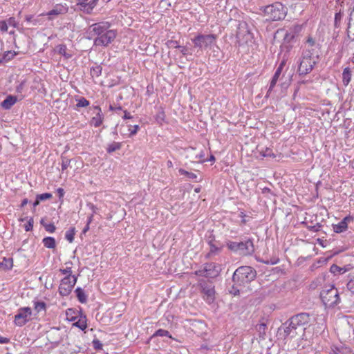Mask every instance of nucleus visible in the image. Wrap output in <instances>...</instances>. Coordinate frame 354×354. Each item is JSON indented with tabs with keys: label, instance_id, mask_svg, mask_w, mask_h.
I'll list each match as a JSON object with an SVG mask.
<instances>
[{
	"label": "nucleus",
	"instance_id": "obj_55",
	"mask_svg": "<svg viewBox=\"0 0 354 354\" xmlns=\"http://www.w3.org/2000/svg\"><path fill=\"white\" fill-rule=\"evenodd\" d=\"M205 153L201 149L200 153L195 154V158L198 159L200 162H205L204 160Z\"/></svg>",
	"mask_w": 354,
	"mask_h": 354
},
{
	"label": "nucleus",
	"instance_id": "obj_6",
	"mask_svg": "<svg viewBox=\"0 0 354 354\" xmlns=\"http://www.w3.org/2000/svg\"><path fill=\"white\" fill-rule=\"evenodd\" d=\"M227 245L230 250L243 256L252 255L254 252L253 240L251 239L241 242L230 241Z\"/></svg>",
	"mask_w": 354,
	"mask_h": 354
},
{
	"label": "nucleus",
	"instance_id": "obj_5",
	"mask_svg": "<svg viewBox=\"0 0 354 354\" xmlns=\"http://www.w3.org/2000/svg\"><path fill=\"white\" fill-rule=\"evenodd\" d=\"M318 55L316 56L308 55V53H302L298 60L297 73L299 75L304 76L309 74L317 62Z\"/></svg>",
	"mask_w": 354,
	"mask_h": 354
},
{
	"label": "nucleus",
	"instance_id": "obj_38",
	"mask_svg": "<svg viewBox=\"0 0 354 354\" xmlns=\"http://www.w3.org/2000/svg\"><path fill=\"white\" fill-rule=\"evenodd\" d=\"M102 68L101 66L97 65L95 67L91 68V75L92 77H99L102 73Z\"/></svg>",
	"mask_w": 354,
	"mask_h": 354
},
{
	"label": "nucleus",
	"instance_id": "obj_36",
	"mask_svg": "<svg viewBox=\"0 0 354 354\" xmlns=\"http://www.w3.org/2000/svg\"><path fill=\"white\" fill-rule=\"evenodd\" d=\"M75 234V228L71 227L68 231H66V234H65V238L70 243H72L74 241Z\"/></svg>",
	"mask_w": 354,
	"mask_h": 354
},
{
	"label": "nucleus",
	"instance_id": "obj_18",
	"mask_svg": "<svg viewBox=\"0 0 354 354\" xmlns=\"http://www.w3.org/2000/svg\"><path fill=\"white\" fill-rule=\"evenodd\" d=\"M351 268H352V266L350 264L346 265L343 267H340L336 264H333L330 268V271L331 273H333L334 274H342L346 273V272L350 271L351 270Z\"/></svg>",
	"mask_w": 354,
	"mask_h": 354
},
{
	"label": "nucleus",
	"instance_id": "obj_29",
	"mask_svg": "<svg viewBox=\"0 0 354 354\" xmlns=\"http://www.w3.org/2000/svg\"><path fill=\"white\" fill-rule=\"evenodd\" d=\"M57 52L63 55L66 59H69L72 57V55L66 52L67 48L65 44H59L56 47Z\"/></svg>",
	"mask_w": 354,
	"mask_h": 354
},
{
	"label": "nucleus",
	"instance_id": "obj_51",
	"mask_svg": "<svg viewBox=\"0 0 354 354\" xmlns=\"http://www.w3.org/2000/svg\"><path fill=\"white\" fill-rule=\"evenodd\" d=\"M44 227L47 232L50 233L54 232L56 230V227L53 223L44 225Z\"/></svg>",
	"mask_w": 354,
	"mask_h": 354
},
{
	"label": "nucleus",
	"instance_id": "obj_35",
	"mask_svg": "<svg viewBox=\"0 0 354 354\" xmlns=\"http://www.w3.org/2000/svg\"><path fill=\"white\" fill-rule=\"evenodd\" d=\"M348 277V281L346 283V288L348 290L354 293V274H349Z\"/></svg>",
	"mask_w": 354,
	"mask_h": 354
},
{
	"label": "nucleus",
	"instance_id": "obj_37",
	"mask_svg": "<svg viewBox=\"0 0 354 354\" xmlns=\"http://www.w3.org/2000/svg\"><path fill=\"white\" fill-rule=\"evenodd\" d=\"M266 324L265 323H261L257 325V330L259 333L260 337L264 338L266 335Z\"/></svg>",
	"mask_w": 354,
	"mask_h": 354
},
{
	"label": "nucleus",
	"instance_id": "obj_59",
	"mask_svg": "<svg viewBox=\"0 0 354 354\" xmlns=\"http://www.w3.org/2000/svg\"><path fill=\"white\" fill-rule=\"evenodd\" d=\"M25 19L28 22H32L33 25H36L37 22V20H33V21L32 20V15H26L25 17Z\"/></svg>",
	"mask_w": 354,
	"mask_h": 354
},
{
	"label": "nucleus",
	"instance_id": "obj_14",
	"mask_svg": "<svg viewBox=\"0 0 354 354\" xmlns=\"http://www.w3.org/2000/svg\"><path fill=\"white\" fill-rule=\"evenodd\" d=\"M31 315V308L29 307L21 308L19 309L18 313L15 316L14 322L15 325L18 326H23L25 325L28 319H27L28 315Z\"/></svg>",
	"mask_w": 354,
	"mask_h": 354
},
{
	"label": "nucleus",
	"instance_id": "obj_46",
	"mask_svg": "<svg viewBox=\"0 0 354 354\" xmlns=\"http://www.w3.org/2000/svg\"><path fill=\"white\" fill-rule=\"evenodd\" d=\"M37 199L40 201H46L52 198V194L50 193H44L41 194L37 195Z\"/></svg>",
	"mask_w": 354,
	"mask_h": 354
},
{
	"label": "nucleus",
	"instance_id": "obj_17",
	"mask_svg": "<svg viewBox=\"0 0 354 354\" xmlns=\"http://www.w3.org/2000/svg\"><path fill=\"white\" fill-rule=\"evenodd\" d=\"M353 220L351 216L344 217L339 223L333 225V228L335 232L341 233L346 231L348 228V223Z\"/></svg>",
	"mask_w": 354,
	"mask_h": 354
},
{
	"label": "nucleus",
	"instance_id": "obj_49",
	"mask_svg": "<svg viewBox=\"0 0 354 354\" xmlns=\"http://www.w3.org/2000/svg\"><path fill=\"white\" fill-rule=\"evenodd\" d=\"M92 344L95 350H101L102 348V344L97 339H94L92 342Z\"/></svg>",
	"mask_w": 354,
	"mask_h": 354
},
{
	"label": "nucleus",
	"instance_id": "obj_57",
	"mask_svg": "<svg viewBox=\"0 0 354 354\" xmlns=\"http://www.w3.org/2000/svg\"><path fill=\"white\" fill-rule=\"evenodd\" d=\"M87 206L89 207V208L91 209L92 211V214H97V207L94 205L93 203H87Z\"/></svg>",
	"mask_w": 354,
	"mask_h": 354
},
{
	"label": "nucleus",
	"instance_id": "obj_32",
	"mask_svg": "<svg viewBox=\"0 0 354 354\" xmlns=\"http://www.w3.org/2000/svg\"><path fill=\"white\" fill-rule=\"evenodd\" d=\"M204 294L207 296V301L211 303L214 300V290L213 288H203Z\"/></svg>",
	"mask_w": 354,
	"mask_h": 354
},
{
	"label": "nucleus",
	"instance_id": "obj_20",
	"mask_svg": "<svg viewBox=\"0 0 354 354\" xmlns=\"http://www.w3.org/2000/svg\"><path fill=\"white\" fill-rule=\"evenodd\" d=\"M91 0H77V5L82 11L86 14H91L95 7H90Z\"/></svg>",
	"mask_w": 354,
	"mask_h": 354
},
{
	"label": "nucleus",
	"instance_id": "obj_43",
	"mask_svg": "<svg viewBox=\"0 0 354 354\" xmlns=\"http://www.w3.org/2000/svg\"><path fill=\"white\" fill-rule=\"evenodd\" d=\"M260 153L263 157H274L272 150L270 148L262 149Z\"/></svg>",
	"mask_w": 354,
	"mask_h": 354
},
{
	"label": "nucleus",
	"instance_id": "obj_12",
	"mask_svg": "<svg viewBox=\"0 0 354 354\" xmlns=\"http://www.w3.org/2000/svg\"><path fill=\"white\" fill-rule=\"evenodd\" d=\"M110 24L108 22H98L91 25L87 30L88 34V39H91L94 36L99 37L104 31L110 28Z\"/></svg>",
	"mask_w": 354,
	"mask_h": 354
},
{
	"label": "nucleus",
	"instance_id": "obj_23",
	"mask_svg": "<svg viewBox=\"0 0 354 354\" xmlns=\"http://www.w3.org/2000/svg\"><path fill=\"white\" fill-rule=\"evenodd\" d=\"M95 109H97L98 111V112H97L96 116H95L92 118V122H93L94 127H98L102 123L103 115L101 113V109L100 108V106H95Z\"/></svg>",
	"mask_w": 354,
	"mask_h": 354
},
{
	"label": "nucleus",
	"instance_id": "obj_63",
	"mask_svg": "<svg viewBox=\"0 0 354 354\" xmlns=\"http://www.w3.org/2000/svg\"><path fill=\"white\" fill-rule=\"evenodd\" d=\"M350 22H354V6L350 13L349 21Z\"/></svg>",
	"mask_w": 354,
	"mask_h": 354
},
{
	"label": "nucleus",
	"instance_id": "obj_47",
	"mask_svg": "<svg viewBox=\"0 0 354 354\" xmlns=\"http://www.w3.org/2000/svg\"><path fill=\"white\" fill-rule=\"evenodd\" d=\"M165 114L163 111L158 112L156 116V120L159 124H162V122L165 120Z\"/></svg>",
	"mask_w": 354,
	"mask_h": 354
},
{
	"label": "nucleus",
	"instance_id": "obj_34",
	"mask_svg": "<svg viewBox=\"0 0 354 354\" xmlns=\"http://www.w3.org/2000/svg\"><path fill=\"white\" fill-rule=\"evenodd\" d=\"M122 147V144L120 142H113V143L110 144L107 149H106V151L109 153H111L117 150H119Z\"/></svg>",
	"mask_w": 354,
	"mask_h": 354
},
{
	"label": "nucleus",
	"instance_id": "obj_31",
	"mask_svg": "<svg viewBox=\"0 0 354 354\" xmlns=\"http://www.w3.org/2000/svg\"><path fill=\"white\" fill-rule=\"evenodd\" d=\"M178 172L180 175H184L187 178H189V179H195L196 180V182H198V180H197V175L194 173H192V172H189L188 171H186L184 169H179L178 170ZM201 180V178L199 179V181Z\"/></svg>",
	"mask_w": 354,
	"mask_h": 354
},
{
	"label": "nucleus",
	"instance_id": "obj_25",
	"mask_svg": "<svg viewBox=\"0 0 354 354\" xmlns=\"http://www.w3.org/2000/svg\"><path fill=\"white\" fill-rule=\"evenodd\" d=\"M351 71L348 67L344 69L342 73V82L344 86H347L351 80Z\"/></svg>",
	"mask_w": 354,
	"mask_h": 354
},
{
	"label": "nucleus",
	"instance_id": "obj_9",
	"mask_svg": "<svg viewBox=\"0 0 354 354\" xmlns=\"http://www.w3.org/2000/svg\"><path fill=\"white\" fill-rule=\"evenodd\" d=\"M218 35L216 34H199L194 38L192 39V41L194 43L195 47L203 48L212 46V45L215 44Z\"/></svg>",
	"mask_w": 354,
	"mask_h": 354
},
{
	"label": "nucleus",
	"instance_id": "obj_41",
	"mask_svg": "<svg viewBox=\"0 0 354 354\" xmlns=\"http://www.w3.org/2000/svg\"><path fill=\"white\" fill-rule=\"evenodd\" d=\"M61 158H62V170L64 171L69 166L71 160L67 158L66 157L64 156L63 155H62Z\"/></svg>",
	"mask_w": 354,
	"mask_h": 354
},
{
	"label": "nucleus",
	"instance_id": "obj_28",
	"mask_svg": "<svg viewBox=\"0 0 354 354\" xmlns=\"http://www.w3.org/2000/svg\"><path fill=\"white\" fill-rule=\"evenodd\" d=\"M16 55L17 53L15 51L8 50L5 52L0 58V64L12 59Z\"/></svg>",
	"mask_w": 354,
	"mask_h": 354
},
{
	"label": "nucleus",
	"instance_id": "obj_44",
	"mask_svg": "<svg viewBox=\"0 0 354 354\" xmlns=\"http://www.w3.org/2000/svg\"><path fill=\"white\" fill-rule=\"evenodd\" d=\"M165 44L167 45V46L169 48H181V46L178 44V42L176 40H172V39L168 40L166 42Z\"/></svg>",
	"mask_w": 354,
	"mask_h": 354
},
{
	"label": "nucleus",
	"instance_id": "obj_40",
	"mask_svg": "<svg viewBox=\"0 0 354 354\" xmlns=\"http://www.w3.org/2000/svg\"><path fill=\"white\" fill-rule=\"evenodd\" d=\"M77 103L76 106L77 107H86L89 105V102L84 97H80L77 100Z\"/></svg>",
	"mask_w": 354,
	"mask_h": 354
},
{
	"label": "nucleus",
	"instance_id": "obj_3",
	"mask_svg": "<svg viewBox=\"0 0 354 354\" xmlns=\"http://www.w3.org/2000/svg\"><path fill=\"white\" fill-rule=\"evenodd\" d=\"M226 20L232 27H235L236 30V42L239 45L252 42L253 39L252 33L250 32L248 24L245 21H238L231 17Z\"/></svg>",
	"mask_w": 354,
	"mask_h": 354
},
{
	"label": "nucleus",
	"instance_id": "obj_22",
	"mask_svg": "<svg viewBox=\"0 0 354 354\" xmlns=\"http://www.w3.org/2000/svg\"><path fill=\"white\" fill-rule=\"evenodd\" d=\"M17 102V97L14 95H8L1 102V105L4 109H10Z\"/></svg>",
	"mask_w": 354,
	"mask_h": 354
},
{
	"label": "nucleus",
	"instance_id": "obj_24",
	"mask_svg": "<svg viewBox=\"0 0 354 354\" xmlns=\"http://www.w3.org/2000/svg\"><path fill=\"white\" fill-rule=\"evenodd\" d=\"M75 292L76 294V297L78 299V301L82 303V304H85L86 303L87 301V297L84 291V290L82 288H81L80 287H77L75 290Z\"/></svg>",
	"mask_w": 354,
	"mask_h": 354
},
{
	"label": "nucleus",
	"instance_id": "obj_42",
	"mask_svg": "<svg viewBox=\"0 0 354 354\" xmlns=\"http://www.w3.org/2000/svg\"><path fill=\"white\" fill-rule=\"evenodd\" d=\"M59 272L62 274H66V277H71V278L77 277L75 275H72V268H71V266H68V267H66L64 269H59Z\"/></svg>",
	"mask_w": 354,
	"mask_h": 354
},
{
	"label": "nucleus",
	"instance_id": "obj_15",
	"mask_svg": "<svg viewBox=\"0 0 354 354\" xmlns=\"http://www.w3.org/2000/svg\"><path fill=\"white\" fill-rule=\"evenodd\" d=\"M319 44L316 43L315 39L311 36H308L305 41V45L302 53H308V55L316 56L318 55Z\"/></svg>",
	"mask_w": 354,
	"mask_h": 354
},
{
	"label": "nucleus",
	"instance_id": "obj_30",
	"mask_svg": "<svg viewBox=\"0 0 354 354\" xmlns=\"http://www.w3.org/2000/svg\"><path fill=\"white\" fill-rule=\"evenodd\" d=\"M65 8L59 5H57L53 9L50 10L46 15L48 16H57L65 12Z\"/></svg>",
	"mask_w": 354,
	"mask_h": 354
},
{
	"label": "nucleus",
	"instance_id": "obj_50",
	"mask_svg": "<svg viewBox=\"0 0 354 354\" xmlns=\"http://www.w3.org/2000/svg\"><path fill=\"white\" fill-rule=\"evenodd\" d=\"M33 223H34V220H33V218H30L28 223L25 225L24 227H25V230L26 232H29V231H31L33 228Z\"/></svg>",
	"mask_w": 354,
	"mask_h": 354
},
{
	"label": "nucleus",
	"instance_id": "obj_1",
	"mask_svg": "<svg viewBox=\"0 0 354 354\" xmlns=\"http://www.w3.org/2000/svg\"><path fill=\"white\" fill-rule=\"evenodd\" d=\"M311 315L307 313H301L292 316L279 328L283 331L284 338H294L298 335L306 339V330L310 325Z\"/></svg>",
	"mask_w": 354,
	"mask_h": 354
},
{
	"label": "nucleus",
	"instance_id": "obj_2",
	"mask_svg": "<svg viewBox=\"0 0 354 354\" xmlns=\"http://www.w3.org/2000/svg\"><path fill=\"white\" fill-rule=\"evenodd\" d=\"M256 277L257 272L253 268L241 266L234 272L231 281L226 283L225 290L232 295H238Z\"/></svg>",
	"mask_w": 354,
	"mask_h": 354
},
{
	"label": "nucleus",
	"instance_id": "obj_8",
	"mask_svg": "<svg viewBox=\"0 0 354 354\" xmlns=\"http://www.w3.org/2000/svg\"><path fill=\"white\" fill-rule=\"evenodd\" d=\"M320 297L326 307H334L340 302V298L337 290L333 285L328 289H324L320 292Z\"/></svg>",
	"mask_w": 354,
	"mask_h": 354
},
{
	"label": "nucleus",
	"instance_id": "obj_54",
	"mask_svg": "<svg viewBox=\"0 0 354 354\" xmlns=\"http://www.w3.org/2000/svg\"><path fill=\"white\" fill-rule=\"evenodd\" d=\"M322 225L319 223H317L314 225L308 226V228L313 232H318L321 230Z\"/></svg>",
	"mask_w": 354,
	"mask_h": 354
},
{
	"label": "nucleus",
	"instance_id": "obj_58",
	"mask_svg": "<svg viewBox=\"0 0 354 354\" xmlns=\"http://www.w3.org/2000/svg\"><path fill=\"white\" fill-rule=\"evenodd\" d=\"M140 129V127L139 125L138 124H136L133 127V129L131 130V132H130V134H129V136H132L135 134L137 133V131H138V129Z\"/></svg>",
	"mask_w": 354,
	"mask_h": 354
},
{
	"label": "nucleus",
	"instance_id": "obj_10",
	"mask_svg": "<svg viewBox=\"0 0 354 354\" xmlns=\"http://www.w3.org/2000/svg\"><path fill=\"white\" fill-rule=\"evenodd\" d=\"M117 32L115 30H111L110 28L106 29L99 37L94 39L95 46H107L111 44L116 37Z\"/></svg>",
	"mask_w": 354,
	"mask_h": 354
},
{
	"label": "nucleus",
	"instance_id": "obj_7",
	"mask_svg": "<svg viewBox=\"0 0 354 354\" xmlns=\"http://www.w3.org/2000/svg\"><path fill=\"white\" fill-rule=\"evenodd\" d=\"M303 29V25L295 24L283 30L285 33L283 39V45H287L288 50L292 47V44L295 43L299 39Z\"/></svg>",
	"mask_w": 354,
	"mask_h": 354
},
{
	"label": "nucleus",
	"instance_id": "obj_52",
	"mask_svg": "<svg viewBox=\"0 0 354 354\" xmlns=\"http://www.w3.org/2000/svg\"><path fill=\"white\" fill-rule=\"evenodd\" d=\"M73 314H75V312L73 308H69L66 310V315L71 316L70 319L71 321H74L77 318V316H73Z\"/></svg>",
	"mask_w": 354,
	"mask_h": 354
},
{
	"label": "nucleus",
	"instance_id": "obj_64",
	"mask_svg": "<svg viewBox=\"0 0 354 354\" xmlns=\"http://www.w3.org/2000/svg\"><path fill=\"white\" fill-rule=\"evenodd\" d=\"M57 193L59 194V198H62L63 197L64 194V189L62 188H58L57 190Z\"/></svg>",
	"mask_w": 354,
	"mask_h": 354
},
{
	"label": "nucleus",
	"instance_id": "obj_39",
	"mask_svg": "<svg viewBox=\"0 0 354 354\" xmlns=\"http://www.w3.org/2000/svg\"><path fill=\"white\" fill-rule=\"evenodd\" d=\"M347 350V348H344L343 346H334L333 348H332V352L330 353V354H345Z\"/></svg>",
	"mask_w": 354,
	"mask_h": 354
},
{
	"label": "nucleus",
	"instance_id": "obj_26",
	"mask_svg": "<svg viewBox=\"0 0 354 354\" xmlns=\"http://www.w3.org/2000/svg\"><path fill=\"white\" fill-rule=\"evenodd\" d=\"M42 243L44 245L49 249H53L56 247V241L53 237L47 236L43 239Z\"/></svg>",
	"mask_w": 354,
	"mask_h": 354
},
{
	"label": "nucleus",
	"instance_id": "obj_61",
	"mask_svg": "<svg viewBox=\"0 0 354 354\" xmlns=\"http://www.w3.org/2000/svg\"><path fill=\"white\" fill-rule=\"evenodd\" d=\"M124 116L122 117L123 119L127 120L132 118V116L127 110L124 111Z\"/></svg>",
	"mask_w": 354,
	"mask_h": 354
},
{
	"label": "nucleus",
	"instance_id": "obj_56",
	"mask_svg": "<svg viewBox=\"0 0 354 354\" xmlns=\"http://www.w3.org/2000/svg\"><path fill=\"white\" fill-rule=\"evenodd\" d=\"M7 24L8 25L12 26L13 27L17 26V23L14 17H10L7 21Z\"/></svg>",
	"mask_w": 354,
	"mask_h": 354
},
{
	"label": "nucleus",
	"instance_id": "obj_16",
	"mask_svg": "<svg viewBox=\"0 0 354 354\" xmlns=\"http://www.w3.org/2000/svg\"><path fill=\"white\" fill-rule=\"evenodd\" d=\"M286 64V59H283L281 62L279 64V66L277 67V70L275 71L274 72V74L270 81V86H269V88H268V91L267 92V95L270 94V93L271 92V91L273 89V88L274 87V86L276 85L281 74V72L283 71V68L284 67Z\"/></svg>",
	"mask_w": 354,
	"mask_h": 354
},
{
	"label": "nucleus",
	"instance_id": "obj_21",
	"mask_svg": "<svg viewBox=\"0 0 354 354\" xmlns=\"http://www.w3.org/2000/svg\"><path fill=\"white\" fill-rule=\"evenodd\" d=\"M168 337L171 339H174V338L171 336L170 333L165 329H158L147 340V343H149V342L153 341L156 337Z\"/></svg>",
	"mask_w": 354,
	"mask_h": 354
},
{
	"label": "nucleus",
	"instance_id": "obj_27",
	"mask_svg": "<svg viewBox=\"0 0 354 354\" xmlns=\"http://www.w3.org/2000/svg\"><path fill=\"white\" fill-rule=\"evenodd\" d=\"M13 266V260L12 258L3 259V261L0 262V268H3L4 270H8L12 269Z\"/></svg>",
	"mask_w": 354,
	"mask_h": 354
},
{
	"label": "nucleus",
	"instance_id": "obj_53",
	"mask_svg": "<svg viewBox=\"0 0 354 354\" xmlns=\"http://www.w3.org/2000/svg\"><path fill=\"white\" fill-rule=\"evenodd\" d=\"M0 30L2 32H7L8 31V24L6 21H0Z\"/></svg>",
	"mask_w": 354,
	"mask_h": 354
},
{
	"label": "nucleus",
	"instance_id": "obj_4",
	"mask_svg": "<svg viewBox=\"0 0 354 354\" xmlns=\"http://www.w3.org/2000/svg\"><path fill=\"white\" fill-rule=\"evenodd\" d=\"M263 12L266 20L280 21L285 18L287 15V8L280 2H275L263 8Z\"/></svg>",
	"mask_w": 354,
	"mask_h": 354
},
{
	"label": "nucleus",
	"instance_id": "obj_11",
	"mask_svg": "<svg viewBox=\"0 0 354 354\" xmlns=\"http://www.w3.org/2000/svg\"><path fill=\"white\" fill-rule=\"evenodd\" d=\"M77 280V277H64L59 286V292L62 296H68L72 291Z\"/></svg>",
	"mask_w": 354,
	"mask_h": 354
},
{
	"label": "nucleus",
	"instance_id": "obj_13",
	"mask_svg": "<svg viewBox=\"0 0 354 354\" xmlns=\"http://www.w3.org/2000/svg\"><path fill=\"white\" fill-rule=\"evenodd\" d=\"M216 268L217 267L214 263H207L203 270L196 271L195 274L198 276L214 278L219 273V270Z\"/></svg>",
	"mask_w": 354,
	"mask_h": 354
},
{
	"label": "nucleus",
	"instance_id": "obj_60",
	"mask_svg": "<svg viewBox=\"0 0 354 354\" xmlns=\"http://www.w3.org/2000/svg\"><path fill=\"white\" fill-rule=\"evenodd\" d=\"M209 243L210 245V253H213L218 250V248L213 244L212 241H210Z\"/></svg>",
	"mask_w": 354,
	"mask_h": 354
},
{
	"label": "nucleus",
	"instance_id": "obj_45",
	"mask_svg": "<svg viewBox=\"0 0 354 354\" xmlns=\"http://www.w3.org/2000/svg\"><path fill=\"white\" fill-rule=\"evenodd\" d=\"M342 18V13L340 11L335 14V28L339 27Z\"/></svg>",
	"mask_w": 354,
	"mask_h": 354
},
{
	"label": "nucleus",
	"instance_id": "obj_62",
	"mask_svg": "<svg viewBox=\"0 0 354 354\" xmlns=\"http://www.w3.org/2000/svg\"><path fill=\"white\" fill-rule=\"evenodd\" d=\"M10 342V339L0 336V344H7Z\"/></svg>",
	"mask_w": 354,
	"mask_h": 354
},
{
	"label": "nucleus",
	"instance_id": "obj_19",
	"mask_svg": "<svg viewBox=\"0 0 354 354\" xmlns=\"http://www.w3.org/2000/svg\"><path fill=\"white\" fill-rule=\"evenodd\" d=\"M77 313L80 314V318L73 325L84 331L87 328L86 316L82 314V310L78 311Z\"/></svg>",
	"mask_w": 354,
	"mask_h": 354
},
{
	"label": "nucleus",
	"instance_id": "obj_33",
	"mask_svg": "<svg viewBox=\"0 0 354 354\" xmlns=\"http://www.w3.org/2000/svg\"><path fill=\"white\" fill-rule=\"evenodd\" d=\"M347 37L351 41H354V22L348 23L347 27Z\"/></svg>",
	"mask_w": 354,
	"mask_h": 354
},
{
	"label": "nucleus",
	"instance_id": "obj_48",
	"mask_svg": "<svg viewBox=\"0 0 354 354\" xmlns=\"http://www.w3.org/2000/svg\"><path fill=\"white\" fill-rule=\"evenodd\" d=\"M35 308L38 312H39L41 310L46 309V303L44 301H37L35 303Z\"/></svg>",
	"mask_w": 354,
	"mask_h": 354
}]
</instances>
